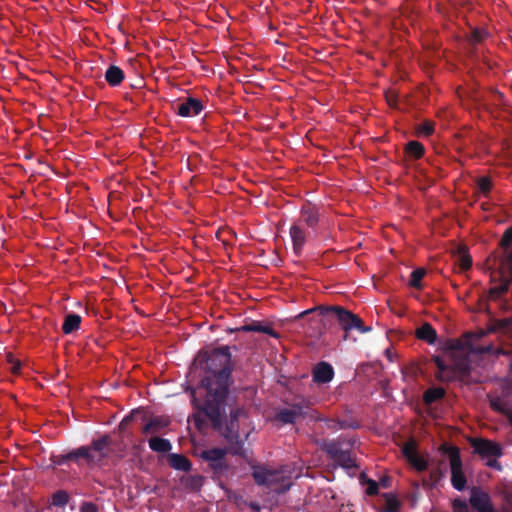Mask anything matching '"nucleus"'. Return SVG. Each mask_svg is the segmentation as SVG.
Listing matches in <instances>:
<instances>
[{
  "instance_id": "nucleus-1",
  "label": "nucleus",
  "mask_w": 512,
  "mask_h": 512,
  "mask_svg": "<svg viewBox=\"0 0 512 512\" xmlns=\"http://www.w3.org/2000/svg\"><path fill=\"white\" fill-rule=\"evenodd\" d=\"M195 363L209 375L192 391L191 403L196 410L192 415L194 425L198 430H203L207 427L209 419L216 429H220L232 372L230 347L222 346L211 351H201Z\"/></svg>"
},
{
  "instance_id": "nucleus-2",
  "label": "nucleus",
  "mask_w": 512,
  "mask_h": 512,
  "mask_svg": "<svg viewBox=\"0 0 512 512\" xmlns=\"http://www.w3.org/2000/svg\"><path fill=\"white\" fill-rule=\"evenodd\" d=\"M248 418V411L244 405L233 404L231 399L227 396L226 405L224 408V416L222 426L217 431H220L226 442L229 444V450L232 455H242L244 442L240 438L239 429L240 421ZM212 423L209 419L207 423ZM213 425V424H211ZM209 426V424H207ZM215 430L216 428L212 426ZM208 427H206L207 429ZM205 428L202 430L204 431Z\"/></svg>"
},
{
  "instance_id": "nucleus-3",
  "label": "nucleus",
  "mask_w": 512,
  "mask_h": 512,
  "mask_svg": "<svg viewBox=\"0 0 512 512\" xmlns=\"http://www.w3.org/2000/svg\"><path fill=\"white\" fill-rule=\"evenodd\" d=\"M313 312H318L323 319H336L346 333L353 329H356L361 333H366L371 330L370 327L364 326L363 321L359 316L341 306L320 305L303 311L298 317H303Z\"/></svg>"
},
{
  "instance_id": "nucleus-4",
  "label": "nucleus",
  "mask_w": 512,
  "mask_h": 512,
  "mask_svg": "<svg viewBox=\"0 0 512 512\" xmlns=\"http://www.w3.org/2000/svg\"><path fill=\"white\" fill-rule=\"evenodd\" d=\"M317 445L337 466L346 470L357 468L355 460L351 456L350 449L353 444L350 441L345 442L344 440L337 438L318 441Z\"/></svg>"
},
{
  "instance_id": "nucleus-5",
  "label": "nucleus",
  "mask_w": 512,
  "mask_h": 512,
  "mask_svg": "<svg viewBox=\"0 0 512 512\" xmlns=\"http://www.w3.org/2000/svg\"><path fill=\"white\" fill-rule=\"evenodd\" d=\"M437 367L436 378L441 382L459 380L467 382L471 373L470 361L466 357L455 359L452 365H447L439 356L432 357Z\"/></svg>"
},
{
  "instance_id": "nucleus-6",
  "label": "nucleus",
  "mask_w": 512,
  "mask_h": 512,
  "mask_svg": "<svg viewBox=\"0 0 512 512\" xmlns=\"http://www.w3.org/2000/svg\"><path fill=\"white\" fill-rule=\"evenodd\" d=\"M228 453L231 454L229 446L227 448L204 449L198 453V456L207 464L214 477L221 478L226 476L229 471V464L226 461Z\"/></svg>"
},
{
  "instance_id": "nucleus-7",
  "label": "nucleus",
  "mask_w": 512,
  "mask_h": 512,
  "mask_svg": "<svg viewBox=\"0 0 512 512\" xmlns=\"http://www.w3.org/2000/svg\"><path fill=\"white\" fill-rule=\"evenodd\" d=\"M446 453L449 454L450 469H451V484L454 489L462 491L465 489L467 484L466 476L462 470V459L460 456V450L456 446L442 447Z\"/></svg>"
},
{
  "instance_id": "nucleus-8",
  "label": "nucleus",
  "mask_w": 512,
  "mask_h": 512,
  "mask_svg": "<svg viewBox=\"0 0 512 512\" xmlns=\"http://www.w3.org/2000/svg\"><path fill=\"white\" fill-rule=\"evenodd\" d=\"M442 351L452 362L455 359L466 357L469 360V353L473 351L472 343L469 339H447L442 344Z\"/></svg>"
},
{
  "instance_id": "nucleus-9",
  "label": "nucleus",
  "mask_w": 512,
  "mask_h": 512,
  "mask_svg": "<svg viewBox=\"0 0 512 512\" xmlns=\"http://www.w3.org/2000/svg\"><path fill=\"white\" fill-rule=\"evenodd\" d=\"M112 439L109 435L105 434L99 438L93 439L89 445H86L90 454L95 459L92 465H100L103 460L109 455V447Z\"/></svg>"
},
{
  "instance_id": "nucleus-10",
  "label": "nucleus",
  "mask_w": 512,
  "mask_h": 512,
  "mask_svg": "<svg viewBox=\"0 0 512 512\" xmlns=\"http://www.w3.org/2000/svg\"><path fill=\"white\" fill-rule=\"evenodd\" d=\"M471 446L474 450V453L480 455L482 458H499L503 454L502 447L492 440L482 438L472 439Z\"/></svg>"
},
{
  "instance_id": "nucleus-11",
  "label": "nucleus",
  "mask_w": 512,
  "mask_h": 512,
  "mask_svg": "<svg viewBox=\"0 0 512 512\" xmlns=\"http://www.w3.org/2000/svg\"><path fill=\"white\" fill-rule=\"evenodd\" d=\"M203 109L204 105L202 101L194 97H188L175 106L176 113L181 117L197 116L203 111Z\"/></svg>"
},
{
  "instance_id": "nucleus-12",
  "label": "nucleus",
  "mask_w": 512,
  "mask_h": 512,
  "mask_svg": "<svg viewBox=\"0 0 512 512\" xmlns=\"http://www.w3.org/2000/svg\"><path fill=\"white\" fill-rule=\"evenodd\" d=\"M469 501L471 506L478 512H493L489 494L482 491L480 488H472Z\"/></svg>"
},
{
  "instance_id": "nucleus-13",
  "label": "nucleus",
  "mask_w": 512,
  "mask_h": 512,
  "mask_svg": "<svg viewBox=\"0 0 512 512\" xmlns=\"http://www.w3.org/2000/svg\"><path fill=\"white\" fill-rule=\"evenodd\" d=\"M252 477L259 486L270 487L278 481V473L264 466H253Z\"/></svg>"
},
{
  "instance_id": "nucleus-14",
  "label": "nucleus",
  "mask_w": 512,
  "mask_h": 512,
  "mask_svg": "<svg viewBox=\"0 0 512 512\" xmlns=\"http://www.w3.org/2000/svg\"><path fill=\"white\" fill-rule=\"evenodd\" d=\"M313 381L317 384L330 382L334 377V369L331 364L321 361L312 370Z\"/></svg>"
},
{
  "instance_id": "nucleus-15",
  "label": "nucleus",
  "mask_w": 512,
  "mask_h": 512,
  "mask_svg": "<svg viewBox=\"0 0 512 512\" xmlns=\"http://www.w3.org/2000/svg\"><path fill=\"white\" fill-rule=\"evenodd\" d=\"M488 399L491 409L506 416L512 426V403L500 396H488Z\"/></svg>"
},
{
  "instance_id": "nucleus-16",
  "label": "nucleus",
  "mask_w": 512,
  "mask_h": 512,
  "mask_svg": "<svg viewBox=\"0 0 512 512\" xmlns=\"http://www.w3.org/2000/svg\"><path fill=\"white\" fill-rule=\"evenodd\" d=\"M289 233L292 240L293 251L299 256L306 242L305 232L298 224H294L290 227Z\"/></svg>"
},
{
  "instance_id": "nucleus-17",
  "label": "nucleus",
  "mask_w": 512,
  "mask_h": 512,
  "mask_svg": "<svg viewBox=\"0 0 512 512\" xmlns=\"http://www.w3.org/2000/svg\"><path fill=\"white\" fill-rule=\"evenodd\" d=\"M170 420L164 416L152 417L143 427V434H157L168 427Z\"/></svg>"
},
{
  "instance_id": "nucleus-18",
  "label": "nucleus",
  "mask_w": 512,
  "mask_h": 512,
  "mask_svg": "<svg viewBox=\"0 0 512 512\" xmlns=\"http://www.w3.org/2000/svg\"><path fill=\"white\" fill-rule=\"evenodd\" d=\"M300 213L301 221L308 227L314 228L318 224L320 214L316 206L311 204L304 205Z\"/></svg>"
},
{
  "instance_id": "nucleus-19",
  "label": "nucleus",
  "mask_w": 512,
  "mask_h": 512,
  "mask_svg": "<svg viewBox=\"0 0 512 512\" xmlns=\"http://www.w3.org/2000/svg\"><path fill=\"white\" fill-rule=\"evenodd\" d=\"M104 77L109 86L117 87L125 79V74L119 66L110 65L108 66Z\"/></svg>"
},
{
  "instance_id": "nucleus-20",
  "label": "nucleus",
  "mask_w": 512,
  "mask_h": 512,
  "mask_svg": "<svg viewBox=\"0 0 512 512\" xmlns=\"http://www.w3.org/2000/svg\"><path fill=\"white\" fill-rule=\"evenodd\" d=\"M415 335L419 340L425 341L428 344H434L437 340V332L430 323H424L416 329Z\"/></svg>"
},
{
  "instance_id": "nucleus-21",
  "label": "nucleus",
  "mask_w": 512,
  "mask_h": 512,
  "mask_svg": "<svg viewBox=\"0 0 512 512\" xmlns=\"http://www.w3.org/2000/svg\"><path fill=\"white\" fill-rule=\"evenodd\" d=\"M168 462L173 469L178 471L188 472L192 467L191 461L182 454H170Z\"/></svg>"
},
{
  "instance_id": "nucleus-22",
  "label": "nucleus",
  "mask_w": 512,
  "mask_h": 512,
  "mask_svg": "<svg viewBox=\"0 0 512 512\" xmlns=\"http://www.w3.org/2000/svg\"><path fill=\"white\" fill-rule=\"evenodd\" d=\"M68 457L71 458V461H74L77 464H80V461L84 460L88 465H92V461L95 460L90 454L87 446H80L79 448L68 452Z\"/></svg>"
},
{
  "instance_id": "nucleus-23",
  "label": "nucleus",
  "mask_w": 512,
  "mask_h": 512,
  "mask_svg": "<svg viewBox=\"0 0 512 512\" xmlns=\"http://www.w3.org/2000/svg\"><path fill=\"white\" fill-rule=\"evenodd\" d=\"M81 316L75 313H68L65 316L62 331L64 334H71L80 328Z\"/></svg>"
},
{
  "instance_id": "nucleus-24",
  "label": "nucleus",
  "mask_w": 512,
  "mask_h": 512,
  "mask_svg": "<svg viewBox=\"0 0 512 512\" xmlns=\"http://www.w3.org/2000/svg\"><path fill=\"white\" fill-rule=\"evenodd\" d=\"M238 330L244 331V332H261V333H265V334H268L273 337H277V333L275 332V330L272 327H270L268 325H262L258 321H253L250 324L243 325Z\"/></svg>"
},
{
  "instance_id": "nucleus-25",
  "label": "nucleus",
  "mask_w": 512,
  "mask_h": 512,
  "mask_svg": "<svg viewBox=\"0 0 512 512\" xmlns=\"http://www.w3.org/2000/svg\"><path fill=\"white\" fill-rule=\"evenodd\" d=\"M501 247L506 251V260L512 273V226L505 230L500 241Z\"/></svg>"
},
{
  "instance_id": "nucleus-26",
  "label": "nucleus",
  "mask_w": 512,
  "mask_h": 512,
  "mask_svg": "<svg viewBox=\"0 0 512 512\" xmlns=\"http://www.w3.org/2000/svg\"><path fill=\"white\" fill-rule=\"evenodd\" d=\"M446 473V463L444 460L438 461L437 465L430 470L429 473V486H435Z\"/></svg>"
},
{
  "instance_id": "nucleus-27",
  "label": "nucleus",
  "mask_w": 512,
  "mask_h": 512,
  "mask_svg": "<svg viewBox=\"0 0 512 512\" xmlns=\"http://www.w3.org/2000/svg\"><path fill=\"white\" fill-rule=\"evenodd\" d=\"M289 408L302 418L308 414L310 401L302 397L294 398Z\"/></svg>"
},
{
  "instance_id": "nucleus-28",
  "label": "nucleus",
  "mask_w": 512,
  "mask_h": 512,
  "mask_svg": "<svg viewBox=\"0 0 512 512\" xmlns=\"http://www.w3.org/2000/svg\"><path fill=\"white\" fill-rule=\"evenodd\" d=\"M148 443L150 449L154 452L167 453L172 449V444L168 439L152 437Z\"/></svg>"
},
{
  "instance_id": "nucleus-29",
  "label": "nucleus",
  "mask_w": 512,
  "mask_h": 512,
  "mask_svg": "<svg viewBox=\"0 0 512 512\" xmlns=\"http://www.w3.org/2000/svg\"><path fill=\"white\" fill-rule=\"evenodd\" d=\"M445 393L446 392L442 387L429 388L424 392L423 401L426 405H431L432 403L444 398Z\"/></svg>"
},
{
  "instance_id": "nucleus-30",
  "label": "nucleus",
  "mask_w": 512,
  "mask_h": 512,
  "mask_svg": "<svg viewBox=\"0 0 512 512\" xmlns=\"http://www.w3.org/2000/svg\"><path fill=\"white\" fill-rule=\"evenodd\" d=\"M424 151L423 144L418 141H409L405 147L406 154L414 159H420L424 155Z\"/></svg>"
},
{
  "instance_id": "nucleus-31",
  "label": "nucleus",
  "mask_w": 512,
  "mask_h": 512,
  "mask_svg": "<svg viewBox=\"0 0 512 512\" xmlns=\"http://www.w3.org/2000/svg\"><path fill=\"white\" fill-rule=\"evenodd\" d=\"M382 496L385 499V507L383 508V512H399L400 501L394 494L384 493Z\"/></svg>"
},
{
  "instance_id": "nucleus-32",
  "label": "nucleus",
  "mask_w": 512,
  "mask_h": 512,
  "mask_svg": "<svg viewBox=\"0 0 512 512\" xmlns=\"http://www.w3.org/2000/svg\"><path fill=\"white\" fill-rule=\"evenodd\" d=\"M298 418L300 417L290 408L281 409L277 413V419L284 424H293Z\"/></svg>"
},
{
  "instance_id": "nucleus-33",
  "label": "nucleus",
  "mask_w": 512,
  "mask_h": 512,
  "mask_svg": "<svg viewBox=\"0 0 512 512\" xmlns=\"http://www.w3.org/2000/svg\"><path fill=\"white\" fill-rule=\"evenodd\" d=\"M426 274L424 268H417L411 272L409 285L415 289H422V279Z\"/></svg>"
},
{
  "instance_id": "nucleus-34",
  "label": "nucleus",
  "mask_w": 512,
  "mask_h": 512,
  "mask_svg": "<svg viewBox=\"0 0 512 512\" xmlns=\"http://www.w3.org/2000/svg\"><path fill=\"white\" fill-rule=\"evenodd\" d=\"M360 481L362 484H366V494L369 496H373L378 494L379 484L375 480L367 478L365 473L360 474Z\"/></svg>"
},
{
  "instance_id": "nucleus-35",
  "label": "nucleus",
  "mask_w": 512,
  "mask_h": 512,
  "mask_svg": "<svg viewBox=\"0 0 512 512\" xmlns=\"http://www.w3.org/2000/svg\"><path fill=\"white\" fill-rule=\"evenodd\" d=\"M459 265L462 270H468L472 266L471 256L467 253L465 247L459 248Z\"/></svg>"
},
{
  "instance_id": "nucleus-36",
  "label": "nucleus",
  "mask_w": 512,
  "mask_h": 512,
  "mask_svg": "<svg viewBox=\"0 0 512 512\" xmlns=\"http://www.w3.org/2000/svg\"><path fill=\"white\" fill-rule=\"evenodd\" d=\"M69 501V496L67 492L63 490H59L55 492L52 496V504L57 507L65 506Z\"/></svg>"
},
{
  "instance_id": "nucleus-37",
  "label": "nucleus",
  "mask_w": 512,
  "mask_h": 512,
  "mask_svg": "<svg viewBox=\"0 0 512 512\" xmlns=\"http://www.w3.org/2000/svg\"><path fill=\"white\" fill-rule=\"evenodd\" d=\"M478 189L487 196L492 188V181L489 177L483 176L477 180Z\"/></svg>"
},
{
  "instance_id": "nucleus-38",
  "label": "nucleus",
  "mask_w": 512,
  "mask_h": 512,
  "mask_svg": "<svg viewBox=\"0 0 512 512\" xmlns=\"http://www.w3.org/2000/svg\"><path fill=\"white\" fill-rule=\"evenodd\" d=\"M417 131L424 136H430L434 132V123L432 121L425 120L418 126Z\"/></svg>"
},
{
  "instance_id": "nucleus-39",
  "label": "nucleus",
  "mask_w": 512,
  "mask_h": 512,
  "mask_svg": "<svg viewBox=\"0 0 512 512\" xmlns=\"http://www.w3.org/2000/svg\"><path fill=\"white\" fill-rule=\"evenodd\" d=\"M409 463L419 472L428 469V462L419 455L415 456L413 459H410Z\"/></svg>"
},
{
  "instance_id": "nucleus-40",
  "label": "nucleus",
  "mask_w": 512,
  "mask_h": 512,
  "mask_svg": "<svg viewBox=\"0 0 512 512\" xmlns=\"http://www.w3.org/2000/svg\"><path fill=\"white\" fill-rule=\"evenodd\" d=\"M486 36V32L480 29H474L470 35L469 42L471 45L480 43Z\"/></svg>"
},
{
  "instance_id": "nucleus-41",
  "label": "nucleus",
  "mask_w": 512,
  "mask_h": 512,
  "mask_svg": "<svg viewBox=\"0 0 512 512\" xmlns=\"http://www.w3.org/2000/svg\"><path fill=\"white\" fill-rule=\"evenodd\" d=\"M403 454L408 460L413 459L415 456H417L416 447L413 442L406 443L403 447Z\"/></svg>"
},
{
  "instance_id": "nucleus-42",
  "label": "nucleus",
  "mask_w": 512,
  "mask_h": 512,
  "mask_svg": "<svg viewBox=\"0 0 512 512\" xmlns=\"http://www.w3.org/2000/svg\"><path fill=\"white\" fill-rule=\"evenodd\" d=\"M7 359H8V362L11 364V368H10L11 372L13 374H18L20 372V369H21L20 361L14 359L12 354H8Z\"/></svg>"
},
{
  "instance_id": "nucleus-43",
  "label": "nucleus",
  "mask_w": 512,
  "mask_h": 512,
  "mask_svg": "<svg viewBox=\"0 0 512 512\" xmlns=\"http://www.w3.org/2000/svg\"><path fill=\"white\" fill-rule=\"evenodd\" d=\"M337 424H338L339 429H347V428L356 429L359 427V424L357 423V421L337 420Z\"/></svg>"
},
{
  "instance_id": "nucleus-44",
  "label": "nucleus",
  "mask_w": 512,
  "mask_h": 512,
  "mask_svg": "<svg viewBox=\"0 0 512 512\" xmlns=\"http://www.w3.org/2000/svg\"><path fill=\"white\" fill-rule=\"evenodd\" d=\"M81 512H98V507L92 502H84L80 507Z\"/></svg>"
},
{
  "instance_id": "nucleus-45",
  "label": "nucleus",
  "mask_w": 512,
  "mask_h": 512,
  "mask_svg": "<svg viewBox=\"0 0 512 512\" xmlns=\"http://www.w3.org/2000/svg\"><path fill=\"white\" fill-rule=\"evenodd\" d=\"M68 461H71V458L68 457V453L53 457V463L57 465H63Z\"/></svg>"
},
{
  "instance_id": "nucleus-46",
  "label": "nucleus",
  "mask_w": 512,
  "mask_h": 512,
  "mask_svg": "<svg viewBox=\"0 0 512 512\" xmlns=\"http://www.w3.org/2000/svg\"><path fill=\"white\" fill-rule=\"evenodd\" d=\"M455 512H467L468 507L464 501L455 500L453 503Z\"/></svg>"
},
{
  "instance_id": "nucleus-47",
  "label": "nucleus",
  "mask_w": 512,
  "mask_h": 512,
  "mask_svg": "<svg viewBox=\"0 0 512 512\" xmlns=\"http://www.w3.org/2000/svg\"><path fill=\"white\" fill-rule=\"evenodd\" d=\"M133 414L126 416L119 424L120 430H124L125 427L132 421Z\"/></svg>"
},
{
  "instance_id": "nucleus-48",
  "label": "nucleus",
  "mask_w": 512,
  "mask_h": 512,
  "mask_svg": "<svg viewBox=\"0 0 512 512\" xmlns=\"http://www.w3.org/2000/svg\"><path fill=\"white\" fill-rule=\"evenodd\" d=\"M487 466L492 467V468H496L498 470L501 469V465H500V463L496 459H489L488 462H487Z\"/></svg>"
},
{
  "instance_id": "nucleus-49",
  "label": "nucleus",
  "mask_w": 512,
  "mask_h": 512,
  "mask_svg": "<svg viewBox=\"0 0 512 512\" xmlns=\"http://www.w3.org/2000/svg\"><path fill=\"white\" fill-rule=\"evenodd\" d=\"M506 290H507L506 286L495 287L490 290V293L491 294H501V293L505 292Z\"/></svg>"
},
{
  "instance_id": "nucleus-50",
  "label": "nucleus",
  "mask_w": 512,
  "mask_h": 512,
  "mask_svg": "<svg viewBox=\"0 0 512 512\" xmlns=\"http://www.w3.org/2000/svg\"><path fill=\"white\" fill-rule=\"evenodd\" d=\"M378 484L381 485L384 488H388L390 486V478L383 477V478H381V480H380V482Z\"/></svg>"
},
{
  "instance_id": "nucleus-51",
  "label": "nucleus",
  "mask_w": 512,
  "mask_h": 512,
  "mask_svg": "<svg viewBox=\"0 0 512 512\" xmlns=\"http://www.w3.org/2000/svg\"><path fill=\"white\" fill-rule=\"evenodd\" d=\"M327 426L329 429H333V430L339 429L337 421H335V420H327Z\"/></svg>"
},
{
  "instance_id": "nucleus-52",
  "label": "nucleus",
  "mask_w": 512,
  "mask_h": 512,
  "mask_svg": "<svg viewBox=\"0 0 512 512\" xmlns=\"http://www.w3.org/2000/svg\"><path fill=\"white\" fill-rule=\"evenodd\" d=\"M249 507H250L251 510H253L255 512H258L261 509L259 503H257V502H250L249 503Z\"/></svg>"
}]
</instances>
